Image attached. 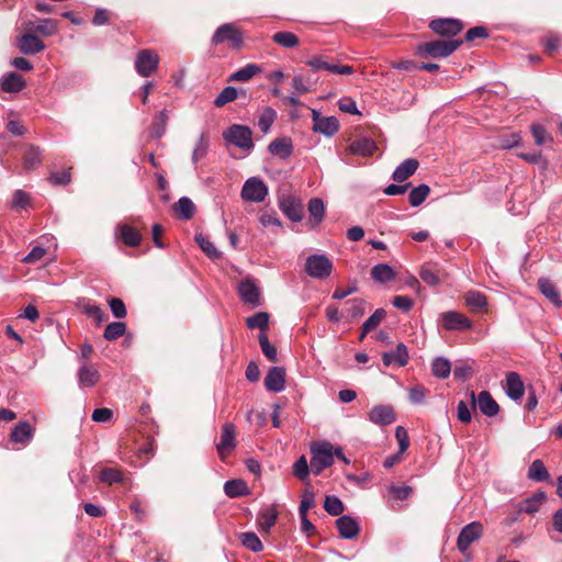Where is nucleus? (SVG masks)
Masks as SVG:
<instances>
[{"label": "nucleus", "instance_id": "4be33fe9", "mask_svg": "<svg viewBox=\"0 0 562 562\" xmlns=\"http://www.w3.org/2000/svg\"><path fill=\"white\" fill-rule=\"evenodd\" d=\"M382 361L385 367H390L393 363H397L398 367H404L408 362L407 347L400 342L393 352H383Z\"/></svg>", "mask_w": 562, "mask_h": 562}, {"label": "nucleus", "instance_id": "20e7f679", "mask_svg": "<svg viewBox=\"0 0 562 562\" xmlns=\"http://www.w3.org/2000/svg\"><path fill=\"white\" fill-rule=\"evenodd\" d=\"M223 137L241 149L249 150L254 147L251 130L245 125H232L223 133Z\"/></svg>", "mask_w": 562, "mask_h": 562}, {"label": "nucleus", "instance_id": "f704fd0d", "mask_svg": "<svg viewBox=\"0 0 562 562\" xmlns=\"http://www.w3.org/2000/svg\"><path fill=\"white\" fill-rule=\"evenodd\" d=\"M371 277L375 282L385 283L395 278V272L387 263H379L371 269Z\"/></svg>", "mask_w": 562, "mask_h": 562}, {"label": "nucleus", "instance_id": "b1692460", "mask_svg": "<svg viewBox=\"0 0 562 562\" xmlns=\"http://www.w3.org/2000/svg\"><path fill=\"white\" fill-rule=\"evenodd\" d=\"M26 86L24 78L16 72H9L0 81V89L3 92L15 93L23 90Z\"/></svg>", "mask_w": 562, "mask_h": 562}, {"label": "nucleus", "instance_id": "e433bc0d", "mask_svg": "<svg viewBox=\"0 0 562 562\" xmlns=\"http://www.w3.org/2000/svg\"><path fill=\"white\" fill-rule=\"evenodd\" d=\"M238 540L246 549L255 553L261 552L263 550V544L261 540L252 531L241 532L240 535H238Z\"/></svg>", "mask_w": 562, "mask_h": 562}, {"label": "nucleus", "instance_id": "bb28decb", "mask_svg": "<svg viewBox=\"0 0 562 562\" xmlns=\"http://www.w3.org/2000/svg\"><path fill=\"white\" fill-rule=\"evenodd\" d=\"M506 393L512 400H520L525 393V386L521 378L516 372H509L506 375Z\"/></svg>", "mask_w": 562, "mask_h": 562}, {"label": "nucleus", "instance_id": "9d476101", "mask_svg": "<svg viewBox=\"0 0 562 562\" xmlns=\"http://www.w3.org/2000/svg\"><path fill=\"white\" fill-rule=\"evenodd\" d=\"M279 207L283 214L293 222H300L303 217V204L290 194H282L278 199Z\"/></svg>", "mask_w": 562, "mask_h": 562}, {"label": "nucleus", "instance_id": "a878e982", "mask_svg": "<svg viewBox=\"0 0 562 562\" xmlns=\"http://www.w3.org/2000/svg\"><path fill=\"white\" fill-rule=\"evenodd\" d=\"M278 519V510L276 505L268 506L261 509L257 516V522L260 530L265 533H269L270 529L274 526Z\"/></svg>", "mask_w": 562, "mask_h": 562}, {"label": "nucleus", "instance_id": "f3484780", "mask_svg": "<svg viewBox=\"0 0 562 562\" xmlns=\"http://www.w3.org/2000/svg\"><path fill=\"white\" fill-rule=\"evenodd\" d=\"M238 294L244 303L252 306L260 305V291L252 280L241 281L238 286Z\"/></svg>", "mask_w": 562, "mask_h": 562}, {"label": "nucleus", "instance_id": "412c9836", "mask_svg": "<svg viewBox=\"0 0 562 562\" xmlns=\"http://www.w3.org/2000/svg\"><path fill=\"white\" fill-rule=\"evenodd\" d=\"M339 535L344 539H353L360 532L358 522L350 516H341L336 520Z\"/></svg>", "mask_w": 562, "mask_h": 562}, {"label": "nucleus", "instance_id": "c03bdc74", "mask_svg": "<svg viewBox=\"0 0 562 562\" xmlns=\"http://www.w3.org/2000/svg\"><path fill=\"white\" fill-rule=\"evenodd\" d=\"M246 325L250 329L259 328L261 333H265L269 326V314L266 312H258L246 319Z\"/></svg>", "mask_w": 562, "mask_h": 562}, {"label": "nucleus", "instance_id": "052dcab7", "mask_svg": "<svg viewBox=\"0 0 562 562\" xmlns=\"http://www.w3.org/2000/svg\"><path fill=\"white\" fill-rule=\"evenodd\" d=\"M310 473V467L305 456H301L293 464V474L300 480L305 481Z\"/></svg>", "mask_w": 562, "mask_h": 562}, {"label": "nucleus", "instance_id": "aec40b11", "mask_svg": "<svg viewBox=\"0 0 562 562\" xmlns=\"http://www.w3.org/2000/svg\"><path fill=\"white\" fill-rule=\"evenodd\" d=\"M78 380L81 386L92 387L100 381V373L93 364L83 362L78 370Z\"/></svg>", "mask_w": 562, "mask_h": 562}, {"label": "nucleus", "instance_id": "423d86ee", "mask_svg": "<svg viewBox=\"0 0 562 562\" xmlns=\"http://www.w3.org/2000/svg\"><path fill=\"white\" fill-rule=\"evenodd\" d=\"M159 60L160 58L155 50L142 49L136 55L135 69L142 77H149L157 70Z\"/></svg>", "mask_w": 562, "mask_h": 562}, {"label": "nucleus", "instance_id": "58836bf2", "mask_svg": "<svg viewBox=\"0 0 562 562\" xmlns=\"http://www.w3.org/2000/svg\"><path fill=\"white\" fill-rule=\"evenodd\" d=\"M528 479L536 482H544L549 479V472L540 459L535 460L530 464L528 469Z\"/></svg>", "mask_w": 562, "mask_h": 562}, {"label": "nucleus", "instance_id": "1a4fd4ad", "mask_svg": "<svg viewBox=\"0 0 562 562\" xmlns=\"http://www.w3.org/2000/svg\"><path fill=\"white\" fill-rule=\"evenodd\" d=\"M419 277L427 285L437 286L449 278V273L446 272L438 263L427 262L423 265Z\"/></svg>", "mask_w": 562, "mask_h": 562}, {"label": "nucleus", "instance_id": "2eb2a0df", "mask_svg": "<svg viewBox=\"0 0 562 562\" xmlns=\"http://www.w3.org/2000/svg\"><path fill=\"white\" fill-rule=\"evenodd\" d=\"M442 326L447 330H465L472 327V322L461 313L446 312L441 315Z\"/></svg>", "mask_w": 562, "mask_h": 562}, {"label": "nucleus", "instance_id": "f257e3e1", "mask_svg": "<svg viewBox=\"0 0 562 562\" xmlns=\"http://www.w3.org/2000/svg\"><path fill=\"white\" fill-rule=\"evenodd\" d=\"M462 44L461 40L453 41H431L416 46V55L419 57H448L454 53Z\"/></svg>", "mask_w": 562, "mask_h": 562}, {"label": "nucleus", "instance_id": "7c9ffc66", "mask_svg": "<svg viewBox=\"0 0 562 562\" xmlns=\"http://www.w3.org/2000/svg\"><path fill=\"white\" fill-rule=\"evenodd\" d=\"M33 427L27 422H20L15 427L12 429L10 439L14 442L19 443H27L31 438L33 437Z\"/></svg>", "mask_w": 562, "mask_h": 562}, {"label": "nucleus", "instance_id": "13d9d810", "mask_svg": "<svg viewBox=\"0 0 562 562\" xmlns=\"http://www.w3.org/2000/svg\"><path fill=\"white\" fill-rule=\"evenodd\" d=\"M209 150V140L205 134H202L199 140L195 144V147L192 151V162L196 164L202 158H204Z\"/></svg>", "mask_w": 562, "mask_h": 562}, {"label": "nucleus", "instance_id": "dca6fc26", "mask_svg": "<svg viewBox=\"0 0 562 562\" xmlns=\"http://www.w3.org/2000/svg\"><path fill=\"white\" fill-rule=\"evenodd\" d=\"M265 386L268 391L279 393L285 386V370L282 367H272L265 378Z\"/></svg>", "mask_w": 562, "mask_h": 562}, {"label": "nucleus", "instance_id": "8fccbe9b", "mask_svg": "<svg viewBox=\"0 0 562 562\" xmlns=\"http://www.w3.org/2000/svg\"><path fill=\"white\" fill-rule=\"evenodd\" d=\"M346 315L350 318H359L366 311V302L362 299L349 300L346 302Z\"/></svg>", "mask_w": 562, "mask_h": 562}, {"label": "nucleus", "instance_id": "37998d69", "mask_svg": "<svg viewBox=\"0 0 562 562\" xmlns=\"http://www.w3.org/2000/svg\"><path fill=\"white\" fill-rule=\"evenodd\" d=\"M126 333V324L124 322H112L106 325L103 337L109 341L116 340Z\"/></svg>", "mask_w": 562, "mask_h": 562}, {"label": "nucleus", "instance_id": "0e129e2a", "mask_svg": "<svg viewBox=\"0 0 562 562\" xmlns=\"http://www.w3.org/2000/svg\"><path fill=\"white\" fill-rule=\"evenodd\" d=\"M83 313L95 321L97 325H101L105 319V313L97 305L86 304L83 305Z\"/></svg>", "mask_w": 562, "mask_h": 562}, {"label": "nucleus", "instance_id": "473e14b6", "mask_svg": "<svg viewBox=\"0 0 562 562\" xmlns=\"http://www.w3.org/2000/svg\"><path fill=\"white\" fill-rule=\"evenodd\" d=\"M42 164V150L35 145H29L23 156V168L29 171Z\"/></svg>", "mask_w": 562, "mask_h": 562}, {"label": "nucleus", "instance_id": "09e8293b", "mask_svg": "<svg viewBox=\"0 0 562 562\" xmlns=\"http://www.w3.org/2000/svg\"><path fill=\"white\" fill-rule=\"evenodd\" d=\"M430 188L427 184H419L409 192V203L412 206L420 205L429 195Z\"/></svg>", "mask_w": 562, "mask_h": 562}, {"label": "nucleus", "instance_id": "e2e57ef3", "mask_svg": "<svg viewBox=\"0 0 562 562\" xmlns=\"http://www.w3.org/2000/svg\"><path fill=\"white\" fill-rule=\"evenodd\" d=\"M386 312L383 308H378L375 312L363 323L364 331L375 329L385 317Z\"/></svg>", "mask_w": 562, "mask_h": 562}, {"label": "nucleus", "instance_id": "338daca9", "mask_svg": "<svg viewBox=\"0 0 562 562\" xmlns=\"http://www.w3.org/2000/svg\"><path fill=\"white\" fill-rule=\"evenodd\" d=\"M111 312L116 318H124L127 314L124 302L119 297H112L109 300Z\"/></svg>", "mask_w": 562, "mask_h": 562}, {"label": "nucleus", "instance_id": "cd10ccee", "mask_svg": "<svg viewBox=\"0 0 562 562\" xmlns=\"http://www.w3.org/2000/svg\"><path fill=\"white\" fill-rule=\"evenodd\" d=\"M419 162L415 158L404 160L393 172L392 179L396 182H403L415 173Z\"/></svg>", "mask_w": 562, "mask_h": 562}, {"label": "nucleus", "instance_id": "9b49d317", "mask_svg": "<svg viewBox=\"0 0 562 562\" xmlns=\"http://www.w3.org/2000/svg\"><path fill=\"white\" fill-rule=\"evenodd\" d=\"M267 194V186L258 178H249L241 190V198L246 201L262 202Z\"/></svg>", "mask_w": 562, "mask_h": 562}, {"label": "nucleus", "instance_id": "c85d7f7f", "mask_svg": "<svg viewBox=\"0 0 562 562\" xmlns=\"http://www.w3.org/2000/svg\"><path fill=\"white\" fill-rule=\"evenodd\" d=\"M538 289L540 292L550 300L555 306L562 305V300L560 297V292L555 288L554 283L548 278H540L538 280Z\"/></svg>", "mask_w": 562, "mask_h": 562}, {"label": "nucleus", "instance_id": "a211bd4d", "mask_svg": "<svg viewBox=\"0 0 562 562\" xmlns=\"http://www.w3.org/2000/svg\"><path fill=\"white\" fill-rule=\"evenodd\" d=\"M369 419L378 425H390L395 422L396 414L391 405H376L370 411Z\"/></svg>", "mask_w": 562, "mask_h": 562}, {"label": "nucleus", "instance_id": "c756f323", "mask_svg": "<svg viewBox=\"0 0 562 562\" xmlns=\"http://www.w3.org/2000/svg\"><path fill=\"white\" fill-rule=\"evenodd\" d=\"M268 149L270 154L279 156L282 159H285L292 155L293 146L290 138L281 137L272 140L269 144Z\"/></svg>", "mask_w": 562, "mask_h": 562}, {"label": "nucleus", "instance_id": "49530a36", "mask_svg": "<svg viewBox=\"0 0 562 562\" xmlns=\"http://www.w3.org/2000/svg\"><path fill=\"white\" fill-rule=\"evenodd\" d=\"M464 299L468 306H470L473 311H481L487 304L486 296L477 291H469L464 295Z\"/></svg>", "mask_w": 562, "mask_h": 562}, {"label": "nucleus", "instance_id": "f8f14e48", "mask_svg": "<svg viewBox=\"0 0 562 562\" xmlns=\"http://www.w3.org/2000/svg\"><path fill=\"white\" fill-rule=\"evenodd\" d=\"M429 27L440 36L451 37L463 30V23L458 19L440 18L432 20Z\"/></svg>", "mask_w": 562, "mask_h": 562}, {"label": "nucleus", "instance_id": "79ce46f5", "mask_svg": "<svg viewBox=\"0 0 562 562\" xmlns=\"http://www.w3.org/2000/svg\"><path fill=\"white\" fill-rule=\"evenodd\" d=\"M224 491L229 497H238L248 493L247 485L243 480L227 481L224 485Z\"/></svg>", "mask_w": 562, "mask_h": 562}, {"label": "nucleus", "instance_id": "6ab92c4d", "mask_svg": "<svg viewBox=\"0 0 562 562\" xmlns=\"http://www.w3.org/2000/svg\"><path fill=\"white\" fill-rule=\"evenodd\" d=\"M19 49L26 55H35L45 49V44L34 34H24L19 38Z\"/></svg>", "mask_w": 562, "mask_h": 562}, {"label": "nucleus", "instance_id": "5fc2aeb1", "mask_svg": "<svg viewBox=\"0 0 562 562\" xmlns=\"http://www.w3.org/2000/svg\"><path fill=\"white\" fill-rule=\"evenodd\" d=\"M258 338L261 351L266 356V358L271 362H277V348L270 344L267 334L260 333Z\"/></svg>", "mask_w": 562, "mask_h": 562}, {"label": "nucleus", "instance_id": "a19ab883", "mask_svg": "<svg viewBox=\"0 0 562 562\" xmlns=\"http://www.w3.org/2000/svg\"><path fill=\"white\" fill-rule=\"evenodd\" d=\"M173 209L183 220L192 218L195 212L194 203L187 196L180 198L179 201L173 205Z\"/></svg>", "mask_w": 562, "mask_h": 562}, {"label": "nucleus", "instance_id": "4468645a", "mask_svg": "<svg viewBox=\"0 0 562 562\" xmlns=\"http://www.w3.org/2000/svg\"><path fill=\"white\" fill-rule=\"evenodd\" d=\"M235 436V426L229 423L224 424L222 427L221 440L216 446L222 460L236 447Z\"/></svg>", "mask_w": 562, "mask_h": 562}, {"label": "nucleus", "instance_id": "5701e85b", "mask_svg": "<svg viewBox=\"0 0 562 562\" xmlns=\"http://www.w3.org/2000/svg\"><path fill=\"white\" fill-rule=\"evenodd\" d=\"M547 501V495L544 492H538L533 494L531 497H528L517 504L518 514L525 513L528 515L536 514L540 506Z\"/></svg>", "mask_w": 562, "mask_h": 562}, {"label": "nucleus", "instance_id": "de8ad7c7", "mask_svg": "<svg viewBox=\"0 0 562 562\" xmlns=\"http://www.w3.org/2000/svg\"><path fill=\"white\" fill-rule=\"evenodd\" d=\"M194 239L209 258L217 259L221 257V252L216 249L212 241L209 240L206 236H204L203 234H196Z\"/></svg>", "mask_w": 562, "mask_h": 562}, {"label": "nucleus", "instance_id": "864d4df0", "mask_svg": "<svg viewBox=\"0 0 562 562\" xmlns=\"http://www.w3.org/2000/svg\"><path fill=\"white\" fill-rule=\"evenodd\" d=\"M324 509L331 516H339L345 510L344 503L334 495H328L324 501Z\"/></svg>", "mask_w": 562, "mask_h": 562}, {"label": "nucleus", "instance_id": "72a5a7b5", "mask_svg": "<svg viewBox=\"0 0 562 562\" xmlns=\"http://www.w3.org/2000/svg\"><path fill=\"white\" fill-rule=\"evenodd\" d=\"M260 72H261L260 66H258L257 64H247L245 67L233 72L228 77L227 81L228 82H231V81L246 82Z\"/></svg>", "mask_w": 562, "mask_h": 562}, {"label": "nucleus", "instance_id": "3c124183", "mask_svg": "<svg viewBox=\"0 0 562 562\" xmlns=\"http://www.w3.org/2000/svg\"><path fill=\"white\" fill-rule=\"evenodd\" d=\"M168 122V113L166 110L159 112V114L155 117V121L151 126L150 135L154 138H160L165 132Z\"/></svg>", "mask_w": 562, "mask_h": 562}, {"label": "nucleus", "instance_id": "f03ea898", "mask_svg": "<svg viewBox=\"0 0 562 562\" xmlns=\"http://www.w3.org/2000/svg\"><path fill=\"white\" fill-rule=\"evenodd\" d=\"M311 452V470L315 474H319L334 463V447L328 441L313 443Z\"/></svg>", "mask_w": 562, "mask_h": 562}, {"label": "nucleus", "instance_id": "4d7b16f0", "mask_svg": "<svg viewBox=\"0 0 562 562\" xmlns=\"http://www.w3.org/2000/svg\"><path fill=\"white\" fill-rule=\"evenodd\" d=\"M530 130L536 145L542 146L546 145L547 143L553 142L552 136L547 132V130L543 126L539 124H533L531 125Z\"/></svg>", "mask_w": 562, "mask_h": 562}, {"label": "nucleus", "instance_id": "680f3d73", "mask_svg": "<svg viewBox=\"0 0 562 562\" xmlns=\"http://www.w3.org/2000/svg\"><path fill=\"white\" fill-rule=\"evenodd\" d=\"M473 373L472 367L465 360H458L454 364L453 375L456 379L465 380Z\"/></svg>", "mask_w": 562, "mask_h": 562}, {"label": "nucleus", "instance_id": "ddd939ff", "mask_svg": "<svg viewBox=\"0 0 562 562\" xmlns=\"http://www.w3.org/2000/svg\"><path fill=\"white\" fill-rule=\"evenodd\" d=\"M470 397L473 408H475L477 403V406L482 414L488 417L495 416L499 412V405L487 391L480 392L477 398L475 397V393L471 391Z\"/></svg>", "mask_w": 562, "mask_h": 562}, {"label": "nucleus", "instance_id": "bf43d9fd", "mask_svg": "<svg viewBox=\"0 0 562 562\" xmlns=\"http://www.w3.org/2000/svg\"><path fill=\"white\" fill-rule=\"evenodd\" d=\"M100 480L110 485L123 481V474L119 469L105 468L100 473Z\"/></svg>", "mask_w": 562, "mask_h": 562}, {"label": "nucleus", "instance_id": "c9c22d12", "mask_svg": "<svg viewBox=\"0 0 562 562\" xmlns=\"http://www.w3.org/2000/svg\"><path fill=\"white\" fill-rule=\"evenodd\" d=\"M313 130L326 136H333L339 130L338 120L335 116L323 117L314 124Z\"/></svg>", "mask_w": 562, "mask_h": 562}, {"label": "nucleus", "instance_id": "2f4dec72", "mask_svg": "<svg viewBox=\"0 0 562 562\" xmlns=\"http://www.w3.org/2000/svg\"><path fill=\"white\" fill-rule=\"evenodd\" d=\"M27 26L31 32L46 37L52 36L57 32V22L53 19H42L37 24L30 22Z\"/></svg>", "mask_w": 562, "mask_h": 562}, {"label": "nucleus", "instance_id": "6e6552de", "mask_svg": "<svg viewBox=\"0 0 562 562\" xmlns=\"http://www.w3.org/2000/svg\"><path fill=\"white\" fill-rule=\"evenodd\" d=\"M306 272L316 279H324L331 273L333 263L325 255H312L306 259Z\"/></svg>", "mask_w": 562, "mask_h": 562}, {"label": "nucleus", "instance_id": "774afa93", "mask_svg": "<svg viewBox=\"0 0 562 562\" xmlns=\"http://www.w3.org/2000/svg\"><path fill=\"white\" fill-rule=\"evenodd\" d=\"M395 437L398 441L400 453L405 452L409 447V437L403 426H397L395 429Z\"/></svg>", "mask_w": 562, "mask_h": 562}, {"label": "nucleus", "instance_id": "603ef678", "mask_svg": "<svg viewBox=\"0 0 562 562\" xmlns=\"http://www.w3.org/2000/svg\"><path fill=\"white\" fill-rule=\"evenodd\" d=\"M431 370L435 376L446 379L451 372V364L446 358H436L432 361Z\"/></svg>", "mask_w": 562, "mask_h": 562}, {"label": "nucleus", "instance_id": "39448f33", "mask_svg": "<svg viewBox=\"0 0 562 562\" xmlns=\"http://www.w3.org/2000/svg\"><path fill=\"white\" fill-rule=\"evenodd\" d=\"M306 65L312 68L314 71L326 70L331 74L339 75H351L355 72L352 66L349 65H338L334 61V59H329L327 56H314L306 61Z\"/></svg>", "mask_w": 562, "mask_h": 562}, {"label": "nucleus", "instance_id": "ea45409f", "mask_svg": "<svg viewBox=\"0 0 562 562\" xmlns=\"http://www.w3.org/2000/svg\"><path fill=\"white\" fill-rule=\"evenodd\" d=\"M272 41L284 47V48H294L299 45V37L292 32H278L272 35Z\"/></svg>", "mask_w": 562, "mask_h": 562}, {"label": "nucleus", "instance_id": "6e6d98bb", "mask_svg": "<svg viewBox=\"0 0 562 562\" xmlns=\"http://www.w3.org/2000/svg\"><path fill=\"white\" fill-rule=\"evenodd\" d=\"M324 203L318 198H313L308 202V212L311 214V217L314 220V225H317L321 223L324 216Z\"/></svg>", "mask_w": 562, "mask_h": 562}, {"label": "nucleus", "instance_id": "0eeeda50", "mask_svg": "<svg viewBox=\"0 0 562 562\" xmlns=\"http://www.w3.org/2000/svg\"><path fill=\"white\" fill-rule=\"evenodd\" d=\"M483 535V525L479 521H473L464 526L457 540V547L463 554L467 553L470 546L477 541Z\"/></svg>", "mask_w": 562, "mask_h": 562}, {"label": "nucleus", "instance_id": "393cba45", "mask_svg": "<svg viewBox=\"0 0 562 562\" xmlns=\"http://www.w3.org/2000/svg\"><path fill=\"white\" fill-rule=\"evenodd\" d=\"M348 150L350 154L357 156H371L376 150V145L373 139L361 137L352 140Z\"/></svg>", "mask_w": 562, "mask_h": 562}, {"label": "nucleus", "instance_id": "7ed1b4c3", "mask_svg": "<svg viewBox=\"0 0 562 562\" xmlns=\"http://www.w3.org/2000/svg\"><path fill=\"white\" fill-rule=\"evenodd\" d=\"M224 43H227L232 49H240L244 44L241 30L233 23L218 26L212 36V44L220 45Z\"/></svg>", "mask_w": 562, "mask_h": 562}, {"label": "nucleus", "instance_id": "69168bd1", "mask_svg": "<svg viewBox=\"0 0 562 562\" xmlns=\"http://www.w3.org/2000/svg\"><path fill=\"white\" fill-rule=\"evenodd\" d=\"M315 505V494L313 491L306 488L303 498L300 503L299 514L300 516H307L308 509Z\"/></svg>", "mask_w": 562, "mask_h": 562}, {"label": "nucleus", "instance_id": "4c0bfd02", "mask_svg": "<svg viewBox=\"0 0 562 562\" xmlns=\"http://www.w3.org/2000/svg\"><path fill=\"white\" fill-rule=\"evenodd\" d=\"M121 238L125 245L136 247L142 241V234L137 228L124 224L121 226Z\"/></svg>", "mask_w": 562, "mask_h": 562}, {"label": "nucleus", "instance_id": "a18cd8bd", "mask_svg": "<svg viewBox=\"0 0 562 562\" xmlns=\"http://www.w3.org/2000/svg\"><path fill=\"white\" fill-rule=\"evenodd\" d=\"M237 98H239L238 89L229 86L224 88L222 92L215 98L214 105L216 108H223L227 103L235 101Z\"/></svg>", "mask_w": 562, "mask_h": 562}]
</instances>
